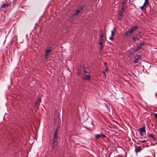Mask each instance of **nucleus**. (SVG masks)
I'll use <instances>...</instances> for the list:
<instances>
[{
    "instance_id": "obj_23",
    "label": "nucleus",
    "mask_w": 157,
    "mask_h": 157,
    "mask_svg": "<svg viewBox=\"0 0 157 157\" xmlns=\"http://www.w3.org/2000/svg\"><path fill=\"white\" fill-rule=\"evenodd\" d=\"M100 40L101 41L103 40V34H101L100 36Z\"/></svg>"
},
{
    "instance_id": "obj_21",
    "label": "nucleus",
    "mask_w": 157,
    "mask_h": 157,
    "mask_svg": "<svg viewBox=\"0 0 157 157\" xmlns=\"http://www.w3.org/2000/svg\"><path fill=\"white\" fill-rule=\"evenodd\" d=\"M149 136L150 137H151V138H153L154 140H156L155 138L153 136V135L151 134H149Z\"/></svg>"
},
{
    "instance_id": "obj_26",
    "label": "nucleus",
    "mask_w": 157,
    "mask_h": 157,
    "mask_svg": "<svg viewBox=\"0 0 157 157\" xmlns=\"http://www.w3.org/2000/svg\"><path fill=\"white\" fill-rule=\"evenodd\" d=\"M139 142L140 143H145L147 142V141L145 140H139Z\"/></svg>"
},
{
    "instance_id": "obj_19",
    "label": "nucleus",
    "mask_w": 157,
    "mask_h": 157,
    "mask_svg": "<svg viewBox=\"0 0 157 157\" xmlns=\"http://www.w3.org/2000/svg\"><path fill=\"white\" fill-rule=\"evenodd\" d=\"M58 134L57 130H56L53 136L57 137V135Z\"/></svg>"
},
{
    "instance_id": "obj_31",
    "label": "nucleus",
    "mask_w": 157,
    "mask_h": 157,
    "mask_svg": "<svg viewBox=\"0 0 157 157\" xmlns=\"http://www.w3.org/2000/svg\"><path fill=\"white\" fill-rule=\"evenodd\" d=\"M48 53H45V54H44L45 56H46V57L45 58H47V56H48Z\"/></svg>"
},
{
    "instance_id": "obj_25",
    "label": "nucleus",
    "mask_w": 157,
    "mask_h": 157,
    "mask_svg": "<svg viewBox=\"0 0 157 157\" xmlns=\"http://www.w3.org/2000/svg\"><path fill=\"white\" fill-rule=\"evenodd\" d=\"M142 34L141 32H140L138 33V36L140 37H141L142 36Z\"/></svg>"
},
{
    "instance_id": "obj_15",
    "label": "nucleus",
    "mask_w": 157,
    "mask_h": 157,
    "mask_svg": "<svg viewBox=\"0 0 157 157\" xmlns=\"http://www.w3.org/2000/svg\"><path fill=\"white\" fill-rule=\"evenodd\" d=\"M140 49V48H139L138 47H135L133 48V52H136L138 51H139Z\"/></svg>"
},
{
    "instance_id": "obj_29",
    "label": "nucleus",
    "mask_w": 157,
    "mask_h": 157,
    "mask_svg": "<svg viewBox=\"0 0 157 157\" xmlns=\"http://www.w3.org/2000/svg\"><path fill=\"white\" fill-rule=\"evenodd\" d=\"M103 41L100 40L99 42V44L100 45H103Z\"/></svg>"
},
{
    "instance_id": "obj_13",
    "label": "nucleus",
    "mask_w": 157,
    "mask_h": 157,
    "mask_svg": "<svg viewBox=\"0 0 157 157\" xmlns=\"http://www.w3.org/2000/svg\"><path fill=\"white\" fill-rule=\"evenodd\" d=\"M81 68H79L77 70V75H80L81 74Z\"/></svg>"
},
{
    "instance_id": "obj_32",
    "label": "nucleus",
    "mask_w": 157,
    "mask_h": 157,
    "mask_svg": "<svg viewBox=\"0 0 157 157\" xmlns=\"http://www.w3.org/2000/svg\"><path fill=\"white\" fill-rule=\"evenodd\" d=\"M154 115L155 117V118H156V119H157V113H155L154 114Z\"/></svg>"
},
{
    "instance_id": "obj_39",
    "label": "nucleus",
    "mask_w": 157,
    "mask_h": 157,
    "mask_svg": "<svg viewBox=\"0 0 157 157\" xmlns=\"http://www.w3.org/2000/svg\"><path fill=\"white\" fill-rule=\"evenodd\" d=\"M121 157H123V156H121Z\"/></svg>"
},
{
    "instance_id": "obj_34",
    "label": "nucleus",
    "mask_w": 157,
    "mask_h": 157,
    "mask_svg": "<svg viewBox=\"0 0 157 157\" xmlns=\"http://www.w3.org/2000/svg\"><path fill=\"white\" fill-rule=\"evenodd\" d=\"M104 63L105 65L107 64V63L106 62H104Z\"/></svg>"
},
{
    "instance_id": "obj_22",
    "label": "nucleus",
    "mask_w": 157,
    "mask_h": 157,
    "mask_svg": "<svg viewBox=\"0 0 157 157\" xmlns=\"http://www.w3.org/2000/svg\"><path fill=\"white\" fill-rule=\"evenodd\" d=\"M121 4L122 5V7H125V3L124 1H122L121 2Z\"/></svg>"
},
{
    "instance_id": "obj_35",
    "label": "nucleus",
    "mask_w": 157,
    "mask_h": 157,
    "mask_svg": "<svg viewBox=\"0 0 157 157\" xmlns=\"http://www.w3.org/2000/svg\"><path fill=\"white\" fill-rule=\"evenodd\" d=\"M105 71H108V69L107 68H106V69H105Z\"/></svg>"
},
{
    "instance_id": "obj_24",
    "label": "nucleus",
    "mask_w": 157,
    "mask_h": 157,
    "mask_svg": "<svg viewBox=\"0 0 157 157\" xmlns=\"http://www.w3.org/2000/svg\"><path fill=\"white\" fill-rule=\"evenodd\" d=\"M103 48V45H100V52L102 51Z\"/></svg>"
},
{
    "instance_id": "obj_2",
    "label": "nucleus",
    "mask_w": 157,
    "mask_h": 157,
    "mask_svg": "<svg viewBox=\"0 0 157 157\" xmlns=\"http://www.w3.org/2000/svg\"><path fill=\"white\" fill-rule=\"evenodd\" d=\"M138 28L137 26H133L129 30L127 31L124 34V36L125 38H126L128 36H130L132 34L134 33V31L136 30Z\"/></svg>"
},
{
    "instance_id": "obj_14",
    "label": "nucleus",
    "mask_w": 157,
    "mask_h": 157,
    "mask_svg": "<svg viewBox=\"0 0 157 157\" xmlns=\"http://www.w3.org/2000/svg\"><path fill=\"white\" fill-rule=\"evenodd\" d=\"M149 5L148 0H145V2L144 4V6H147Z\"/></svg>"
},
{
    "instance_id": "obj_8",
    "label": "nucleus",
    "mask_w": 157,
    "mask_h": 157,
    "mask_svg": "<svg viewBox=\"0 0 157 157\" xmlns=\"http://www.w3.org/2000/svg\"><path fill=\"white\" fill-rule=\"evenodd\" d=\"M8 6H9V4H6L5 3H4L2 4V6H1V7H0V9H4L6 8V7H8Z\"/></svg>"
},
{
    "instance_id": "obj_17",
    "label": "nucleus",
    "mask_w": 157,
    "mask_h": 157,
    "mask_svg": "<svg viewBox=\"0 0 157 157\" xmlns=\"http://www.w3.org/2000/svg\"><path fill=\"white\" fill-rule=\"evenodd\" d=\"M125 11V9L124 7H122L121 8V10H120L119 12H122L123 13Z\"/></svg>"
},
{
    "instance_id": "obj_38",
    "label": "nucleus",
    "mask_w": 157,
    "mask_h": 157,
    "mask_svg": "<svg viewBox=\"0 0 157 157\" xmlns=\"http://www.w3.org/2000/svg\"><path fill=\"white\" fill-rule=\"evenodd\" d=\"M104 74H105V72H104Z\"/></svg>"
},
{
    "instance_id": "obj_33",
    "label": "nucleus",
    "mask_w": 157,
    "mask_h": 157,
    "mask_svg": "<svg viewBox=\"0 0 157 157\" xmlns=\"http://www.w3.org/2000/svg\"><path fill=\"white\" fill-rule=\"evenodd\" d=\"M143 145L144 146V147H145V146H147V144H143Z\"/></svg>"
},
{
    "instance_id": "obj_20",
    "label": "nucleus",
    "mask_w": 157,
    "mask_h": 157,
    "mask_svg": "<svg viewBox=\"0 0 157 157\" xmlns=\"http://www.w3.org/2000/svg\"><path fill=\"white\" fill-rule=\"evenodd\" d=\"M51 49H47L45 51V53H46L49 54L50 52H51Z\"/></svg>"
},
{
    "instance_id": "obj_10",
    "label": "nucleus",
    "mask_w": 157,
    "mask_h": 157,
    "mask_svg": "<svg viewBox=\"0 0 157 157\" xmlns=\"http://www.w3.org/2000/svg\"><path fill=\"white\" fill-rule=\"evenodd\" d=\"M144 42H142L140 43V44H138L137 45V47L141 49V47L143 46H144Z\"/></svg>"
},
{
    "instance_id": "obj_11",
    "label": "nucleus",
    "mask_w": 157,
    "mask_h": 157,
    "mask_svg": "<svg viewBox=\"0 0 157 157\" xmlns=\"http://www.w3.org/2000/svg\"><path fill=\"white\" fill-rule=\"evenodd\" d=\"M83 70L84 73V74H86L88 72V69L86 67H84L83 68Z\"/></svg>"
},
{
    "instance_id": "obj_12",
    "label": "nucleus",
    "mask_w": 157,
    "mask_h": 157,
    "mask_svg": "<svg viewBox=\"0 0 157 157\" xmlns=\"http://www.w3.org/2000/svg\"><path fill=\"white\" fill-rule=\"evenodd\" d=\"M141 150V147L140 146H139L137 149L136 148L135 151L136 153L139 152Z\"/></svg>"
},
{
    "instance_id": "obj_1",
    "label": "nucleus",
    "mask_w": 157,
    "mask_h": 157,
    "mask_svg": "<svg viewBox=\"0 0 157 157\" xmlns=\"http://www.w3.org/2000/svg\"><path fill=\"white\" fill-rule=\"evenodd\" d=\"M84 6H81L80 7L78 8L76 10L75 13L71 16V19L72 20L75 19L76 17L77 16L78 14L82 11L84 8Z\"/></svg>"
},
{
    "instance_id": "obj_37",
    "label": "nucleus",
    "mask_w": 157,
    "mask_h": 157,
    "mask_svg": "<svg viewBox=\"0 0 157 157\" xmlns=\"http://www.w3.org/2000/svg\"><path fill=\"white\" fill-rule=\"evenodd\" d=\"M38 101H39L40 102V100L39 99H38Z\"/></svg>"
},
{
    "instance_id": "obj_7",
    "label": "nucleus",
    "mask_w": 157,
    "mask_h": 157,
    "mask_svg": "<svg viewBox=\"0 0 157 157\" xmlns=\"http://www.w3.org/2000/svg\"><path fill=\"white\" fill-rule=\"evenodd\" d=\"M84 75H85V77H82V79L83 80H84L85 79H86L88 80H90V78L89 75H86V74H84Z\"/></svg>"
},
{
    "instance_id": "obj_18",
    "label": "nucleus",
    "mask_w": 157,
    "mask_h": 157,
    "mask_svg": "<svg viewBox=\"0 0 157 157\" xmlns=\"http://www.w3.org/2000/svg\"><path fill=\"white\" fill-rule=\"evenodd\" d=\"M137 40H139V39H138V37H134L132 38V42H134L136 41Z\"/></svg>"
},
{
    "instance_id": "obj_36",
    "label": "nucleus",
    "mask_w": 157,
    "mask_h": 157,
    "mask_svg": "<svg viewBox=\"0 0 157 157\" xmlns=\"http://www.w3.org/2000/svg\"><path fill=\"white\" fill-rule=\"evenodd\" d=\"M49 49H51V48H52L51 46H49Z\"/></svg>"
},
{
    "instance_id": "obj_3",
    "label": "nucleus",
    "mask_w": 157,
    "mask_h": 157,
    "mask_svg": "<svg viewBox=\"0 0 157 157\" xmlns=\"http://www.w3.org/2000/svg\"><path fill=\"white\" fill-rule=\"evenodd\" d=\"M145 126H144L142 127L141 128L137 130L138 131H139L140 132V136H141L143 137L144 135L146 134V131H145Z\"/></svg>"
},
{
    "instance_id": "obj_6",
    "label": "nucleus",
    "mask_w": 157,
    "mask_h": 157,
    "mask_svg": "<svg viewBox=\"0 0 157 157\" xmlns=\"http://www.w3.org/2000/svg\"><path fill=\"white\" fill-rule=\"evenodd\" d=\"M115 30V28H113V30L111 31V36L110 37L109 39L113 41L114 40V36L115 32H114V30Z\"/></svg>"
},
{
    "instance_id": "obj_16",
    "label": "nucleus",
    "mask_w": 157,
    "mask_h": 157,
    "mask_svg": "<svg viewBox=\"0 0 157 157\" xmlns=\"http://www.w3.org/2000/svg\"><path fill=\"white\" fill-rule=\"evenodd\" d=\"M57 137L53 136V139L52 140V142H56L57 140Z\"/></svg>"
},
{
    "instance_id": "obj_28",
    "label": "nucleus",
    "mask_w": 157,
    "mask_h": 157,
    "mask_svg": "<svg viewBox=\"0 0 157 157\" xmlns=\"http://www.w3.org/2000/svg\"><path fill=\"white\" fill-rule=\"evenodd\" d=\"M122 17H122V16H119L118 18V20H121L122 19Z\"/></svg>"
},
{
    "instance_id": "obj_27",
    "label": "nucleus",
    "mask_w": 157,
    "mask_h": 157,
    "mask_svg": "<svg viewBox=\"0 0 157 157\" xmlns=\"http://www.w3.org/2000/svg\"><path fill=\"white\" fill-rule=\"evenodd\" d=\"M119 16H121L123 17V13L119 12Z\"/></svg>"
},
{
    "instance_id": "obj_4",
    "label": "nucleus",
    "mask_w": 157,
    "mask_h": 157,
    "mask_svg": "<svg viewBox=\"0 0 157 157\" xmlns=\"http://www.w3.org/2000/svg\"><path fill=\"white\" fill-rule=\"evenodd\" d=\"M95 138L97 139H98L101 137L106 138V136L102 133H101L99 134H96L95 135Z\"/></svg>"
},
{
    "instance_id": "obj_5",
    "label": "nucleus",
    "mask_w": 157,
    "mask_h": 157,
    "mask_svg": "<svg viewBox=\"0 0 157 157\" xmlns=\"http://www.w3.org/2000/svg\"><path fill=\"white\" fill-rule=\"evenodd\" d=\"M141 59V56L139 55L136 56L135 57V60L133 61V63H137L138 62L139 59Z\"/></svg>"
},
{
    "instance_id": "obj_30",
    "label": "nucleus",
    "mask_w": 157,
    "mask_h": 157,
    "mask_svg": "<svg viewBox=\"0 0 157 157\" xmlns=\"http://www.w3.org/2000/svg\"><path fill=\"white\" fill-rule=\"evenodd\" d=\"M145 6H144V4H143V6L140 7V8H141V9L142 10V11L144 9V7Z\"/></svg>"
},
{
    "instance_id": "obj_9",
    "label": "nucleus",
    "mask_w": 157,
    "mask_h": 157,
    "mask_svg": "<svg viewBox=\"0 0 157 157\" xmlns=\"http://www.w3.org/2000/svg\"><path fill=\"white\" fill-rule=\"evenodd\" d=\"M57 142H52V149L53 150L54 149L56 146Z\"/></svg>"
},
{
    "instance_id": "obj_40",
    "label": "nucleus",
    "mask_w": 157,
    "mask_h": 157,
    "mask_svg": "<svg viewBox=\"0 0 157 157\" xmlns=\"http://www.w3.org/2000/svg\"><path fill=\"white\" fill-rule=\"evenodd\" d=\"M123 1H124V0H123Z\"/></svg>"
}]
</instances>
